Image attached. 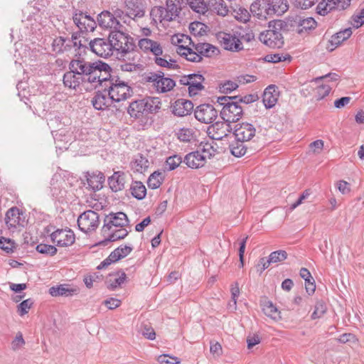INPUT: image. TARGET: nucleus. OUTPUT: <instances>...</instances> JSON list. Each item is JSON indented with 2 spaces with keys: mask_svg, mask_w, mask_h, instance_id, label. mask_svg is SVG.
Here are the masks:
<instances>
[{
  "mask_svg": "<svg viewBox=\"0 0 364 364\" xmlns=\"http://www.w3.org/2000/svg\"><path fill=\"white\" fill-rule=\"evenodd\" d=\"M88 45L90 50L104 58L112 55L114 51L124 58L136 48L134 38L119 31L109 32L107 38H96L90 40Z\"/></svg>",
  "mask_w": 364,
  "mask_h": 364,
  "instance_id": "obj_1",
  "label": "nucleus"
},
{
  "mask_svg": "<svg viewBox=\"0 0 364 364\" xmlns=\"http://www.w3.org/2000/svg\"><path fill=\"white\" fill-rule=\"evenodd\" d=\"M183 4L184 0H166V7L154 6L151 10L150 16L154 21H172L179 16Z\"/></svg>",
  "mask_w": 364,
  "mask_h": 364,
  "instance_id": "obj_2",
  "label": "nucleus"
},
{
  "mask_svg": "<svg viewBox=\"0 0 364 364\" xmlns=\"http://www.w3.org/2000/svg\"><path fill=\"white\" fill-rule=\"evenodd\" d=\"M220 97H217V102L223 106L220 112V117L226 122V129L232 130L231 123L240 120L243 114V108L235 100L220 101Z\"/></svg>",
  "mask_w": 364,
  "mask_h": 364,
  "instance_id": "obj_3",
  "label": "nucleus"
},
{
  "mask_svg": "<svg viewBox=\"0 0 364 364\" xmlns=\"http://www.w3.org/2000/svg\"><path fill=\"white\" fill-rule=\"evenodd\" d=\"M143 80L149 84L157 93H166L176 86V82L171 77H166L161 70L144 73Z\"/></svg>",
  "mask_w": 364,
  "mask_h": 364,
  "instance_id": "obj_4",
  "label": "nucleus"
},
{
  "mask_svg": "<svg viewBox=\"0 0 364 364\" xmlns=\"http://www.w3.org/2000/svg\"><path fill=\"white\" fill-rule=\"evenodd\" d=\"M91 73L87 78V83L105 87L112 77L111 75L112 68L110 65L100 60L92 62Z\"/></svg>",
  "mask_w": 364,
  "mask_h": 364,
  "instance_id": "obj_5",
  "label": "nucleus"
},
{
  "mask_svg": "<svg viewBox=\"0 0 364 364\" xmlns=\"http://www.w3.org/2000/svg\"><path fill=\"white\" fill-rule=\"evenodd\" d=\"M105 92H108V95L115 102H119L131 97L133 92L127 82L119 77H112L105 86Z\"/></svg>",
  "mask_w": 364,
  "mask_h": 364,
  "instance_id": "obj_6",
  "label": "nucleus"
},
{
  "mask_svg": "<svg viewBox=\"0 0 364 364\" xmlns=\"http://www.w3.org/2000/svg\"><path fill=\"white\" fill-rule=\"evenodd\" d=\"M77 223L80 231L90 234L97 229L100 225V216L97 212L88 210L79 215Z\"/></svg>",
  "mask_w": 364,
  "mask_h": 364,
  "instance_id": "obj_7",
  "label": "nucleus"
},
{
  "mask_svg": "<svg viewBox=\"0 0 364 364\" xmlns=\"http://www.w3.org/2000/svg\"><path fill=\"white\" fill-rule=\"evenodd\" d=\"M103 223L101 228L102 235L109 233V231L112 229L125 228L129 225V218L123 212L110 213L106 215Z\"/></svg>",
  "mask_w": 364,
  "mask_h": 364,
  "instance_id": "obj_8",
  "label": "nucleus"
},
{
  "mask_svg": "<svg viewBox=\"0 0 364 364\" xmlns=\"http://www.w3.org/2000/svg\"><path fill=\"white\" fill-rule=\"evenodd\" d=\"M217 39L221 46L226 50L238 52L243 50L242 43L236 31L232 33L220 32L217 34Z\"/></svg>",
  "mask_w": 364,
  "mask_h": 364,
  "instance_id": "obj_9",
  "label": "nucleus"
},
{
  "mask_svg": "<svg viewBox=\"0 0 364 364\" xmlns=\"http://www.w3.org/2000/svg\"><path fill=\"white\" fill-rule=\"evenodd\" d=\"M97 22L100 27L110 29V32L119 31L125 33L124 26L116 20L114 15L109 11L105 10L97 16Z\"/></svg>",
  "mask_w": 364,
  "mask_h": 364,
  "instance_id": "obj_10",
  "label": "nucleus"
},
{
  "mask_svg": "<svg viewBox=\"0 0 364 364\" xmlns=\"http://www.w3.org/2000/svg\"><path fill=\"white\" fill-rule=\"evenodd\" d=\"M73 19L82 34L93 31L97 26L95 19L81 11L75 10Z\"/></svg>",
  "mask_w": 364,
  "mask_h": 364,
  "instance_id": "obj_11",
  "label": "nucleus"
},
{
  "mask_svg": "<svg viewBox=\"0 0 364 364\" xmlns=\"http://www.w3.org/2000/svg\"><path fill=\"white\" fill-rule=\"evenodd\" d=\"M259 39L264 45L272 48H279L284 45L282 34L275 26L274 29H268L260 33Z\"/></svg>",
  "mask_w": 364,
  "mask_h": 364,
  "instance_id": "obj_12",
  "label": "nucleus"
},
{
  "mask_svg": "<svg viewBox=\"0 0 364 364\" xmlns=\"http://www.w3.org/2000/svg\"><path fill=\"white\" fill-rule=\"evenodd\" d=\"M194 116L202 123L210 124L218 117V110L211 104H201L195 109Z\"/></svg>",
  "mask_w": 364,
  "mask_h": 364,
  "instance_id": "obj_13",
  "label": "nucleus"
},
{
  "mask_svg": "<svg viewBox=\"0 0 364 364\" xmlns=\"http://www.w3.org/2000/svg\"><path fill=\"white\" fill-rule=\"evenodd\" d=\"M50 239L58 247H68L75 242V237L70 229H57L50 234Z\"/></svg>",
  "mask_w": 364,
  "mask_h": 364,
  "instance_id": "obj_14",
  "label": "nucleus"
},
{
  "mask_svg": "<svg viewBox=\"0 0 364 364\" xmlns=\"http://www.w3.org/2000/svg\"><path fill=\"white\" fill-rule=\"evenodd\" d=\"M5 223L9 229L17 227L23 228L26 225V217L23 212L16 206L9 208L5 217Z\"/></svg>",
  "mask_w": 364,
  "mask_h": 364,
  "instance_id": "obj_15",
  "label": "nucleus"
},
{
  "mask_svg": "<svg viewBox=\"0 0 364 364\" xmlns=\"http://www.w3.org/2000/svg\"><path fill=\"white\" fill-rule=\"evenodd\" d=\"M82 53H77L75 55L77 58L73 59L70 63V66L74 68L75 71H77L82 78L87 83V78L91 73V68L92 62H89L81 57Z\"/></svg>",
  "mask_w": 364,
  "mask_h": 364,
  "instance_id": "obj_16",
  "label": "nucleus"
},
{
  "mask_svg": "<svg viewBox=\"0 0 364 364\" xmlns=\"http://www.w3.org/2000/svg\"><path fill=\"white\" fill-rule=\"evenodd\" d=\"M255 132L256 129L252 124L242 122L235 126L233 134L235 139L243 140L245 142L251 140Z\"/></svg>",
  "mask_w": 364,
  "mask_h": 364,
  "instance_id": "obj_17",
  "label": "nucleus"
},
{
  "mask_svg": "<svg viewBox=\"0 0 364 364\" xmlns=\"http://www.w3.org/2000/svg\"><path fill=\"white\" fill-rule=\"evenodd\" d=\"M69 70L65 72L63 75V84L65 87L73 90H77L81 84L87 83L79 75L77 71L70 66L68 64Z\"/></svg>",
  "mask_w": 364,
  "mask_h": 364,
  "instance_id": "obj_18",
  "label": "nucleus"
},
{
  "mask_svg": "<svg viewBox=\"0 0 364 364\" xmlns=\"http://www.w3.org/2000/svg\"><path fill=\"white\" fill-rule=\"evenodd\" d=\"M114 101L105 92V87L102 91H97L92 97L91 102L94 108L97 110L107 109Z\"/></svg>",
  "mask_w": 364,
  "mask_h": 364,
  "instance_id": "obj_19",
  "label": "nucleus"
},
{
  "mask_svg": "<svg viewBox=\"0 0 364 364\" xmlns=\"http://www.w3.org/2000/svg\"><path fill=\"white\" fill-rule=\"evenodd\" d=\"M183 162L191 168H198L205 165L206 155L201 153L200 150H196L186 154Z\"/></svg>",
  "mask_w": 364,
  "mask_h": 364,
  "instance_id": "obj_20",
  "label": "nucleus"
},
{
  "mask_svg": "<svg viewBox=\"0 0 364 364\" xmlns=\"http://www.w3.org/2000/svg\"><path fill=\"white\" fill-rule=\"evenodd\" d=\"M193 110V104L191 100L178 99L172 105V112L178 117H184L190 114Z\"/></svg>",
  "mask_w": 364,
  "mask_h": 364,
  "instance_id": "obj_21",
  "label": "nucleus"
},
{
  "mask_svg": "<svg viewBox=\"0 0 364 364\" xmlns=\"http://www.w3.org/2000/svg\"><path fill=\"white\" fill-rule=\"evenodd\" d=\"M186 39L189 41V44H192L194 49L198 53V54L201 56H205V57H212L213 55H217L219 54L220 50L219 49L208 43H194L192 41V39L186 36Z\"/></svg>",
  "mask_w": 364,
  "mask_h": 364,
  "instance_id": "obj_22",
  "label": "nucleus"
},
{
  "mask_svg": "<svg viewBox=\"0 0 364 364\" xmlns=\"http://www.w3.org/2000/svg\"><path fill=\"white\" fill-rule=\"evenodd\" d=\"M268 7L267 0H256L251 4L250 11L260 20L267 19L268 16H271L270 12L267 10Z\"/></svg>",
  "mask_w": 364,
  "mask_h": 364,
  "instance_id": "obj_23",
  "label": "nucleus"
},
{
  "mask_svg": "<svg viewBox=\"0 0 364 364\" xmlns=\"http://www.w3.org/2000/svg\"><path fill=\"white\" fill-rule=\"evenodd\" d=\"M352 35V30L350 28H345L333 34L328 42L326 48L329 51H333L338 46H340L344 41L348 39Z\"/></svg>",
  "mask_w": 364,
  "mask_h": 364,
  "instance_id": "obj_24",
  "label": "nucleus"
},
{
  "mask_svg": "<svg viewBox=\"0 0 364 364\" xmlns=\"http://www.w3.org/2000/svg\"><path fill=\"white\" fill-rule=\"evenodd\" d=\"M85 178L88 188L90 190L95 192L102 188L105 176L102 172L97 171L90 173L87 171L85 174Z\"/></svg>",
  "mask_w": 364,
  "mask_h": 364,
  "instance_id": "obj_25",
  "label": "nucleus"
},
{
  "mask_svg": "<svg viewBox=\"0 0 364 364\" xmlns=\"http://www.w3.org/2000/svg\"><path fill=\"white\" fill-rule=\"evenodd\" d=\"M129 232L124 228L112 229L109 231V233L102 235L104 240L100 241L98 245L105 246L111 242L122 240L128 235Z\"/></svg>",
  "mask_w": 364,
  "mask_h": 364,
  "instance_id": "obj_26",
  "label": "nucleus"
},
{
  "mask_svg": "<svg viewBox=\"0 0 364 364\" xmlns=\"http://www.w3.org/2000/svg\"><path fill=\"white\" fill-rule=\"evenodd\" d=\"M279 97L277 87L275 85H269L264 91L262 102L267 109L272 108L277 103Z\"/></svg>",
  "mask_w": 364,
  "mask_h": 364,
  "instance_id": "obj_27",
  "label": "nucleus"
},
{
  "mask_svg": "<svg viewBox=\"0 0 364 364\" xmlns=\"http://www.w3.org/2000/svg\"><path fill=\"white\" fill-rule=\"evenodd\" d=\"M124 4L127 13L134 18H141L144 16L145 7L141 0H125Z\"/></svg>",
  "mask_w": 364,
  "mask_h": 364,
  "instance_id": "obj_28",
  "label": "nucleus"
},
{
  "mask_svg": "<svg viewBox=\"0 0 364 364\" xmlns=\"http://www.w3.org/2000/svg\"><path fill=\"white\" fill-rule=\"evenodd\" d=\"M193 78L189 80L188 94L190 97L196 96L199 92L204 90L203 82L205 81V77L203 75L199 73H193Z\"/></svg>",
  "mask_w": 364,
  "mask_h": 364,
  "instance_id": "obj_29",
  "label": "nucleus"
},
{
  "mask_svg": "<svg viewBox=\"0 0 364 364\" xmlns=\"http://www.w3.org/2000/svg\"><path fill=\"white\" fill-rule=\"evenodd\" d=\"M268 11L270 16L273 15L282 16L289 9V4L287 0H267Z\"/></svg>",
  "mask_w": 364,
  "mask_h": 364,
  "instance_id": "obj_30",
  "label": "nucleus"
},
{
  "mask_svg": "<svg viewBox=\"0 0 364 364\" xmlns=\"http://www.w3.org/2000/svg\"><path fill=\"white\" fill-rule=\"evenodd\" d=\"M77 293V290L75 288L70 287L68 284H63L57 286L51 287L49 289V294L52 296H70Z\"/></svg>",
  "mask_w": 364,
  "mask_h": 364,
  "instance_id": "obj_31",
  "label": "nucleus"
},
{
  "mask_svg": "<svg viewBox=\"0 0 364 364\" xmlns=\"http://www.w3.org/2000/svg\"><path fill=\"white\" fill-rule=\"evenodd\" d=\"M119 273L120 272L109 274L105 281L107 289L114 290L120 287L124 282L127 278L126 274L124 272H122L120 274Z\"/></svg>",
  "mask_w": 364,
  "mask_h": 364,
  "instance_id": "obj_32",
  "label": "nucleus"
},
{
  "mask_svg": "<svg viewBox=\"0 0 364 364\" xmlns=\"http://www.w3.org/2000/svg\"><path fill=\"white\" fill-rule=\"evenodd\" d=\"M126 175L124 172L116 171L108 178L109 188L114 192L122 191L124 188Z\"/></svg>",
  "mask_w": 364,
  "mask_h": 364,
  "instance_id": "obj_33",
  "label": "nucleus"
},
{
  "mask_svg": "<svg viewBox=\"0 0 364 364\" xmlns=\"http://www.w3.org/2000/svg\"><path fill=\"white\" fill-rule=\"evenodd\" d=\"M176 53L190 62L198 63L203 60L202 56H200L196 50H193V48L188 46H184L183 45L178 46Z\"/></svg>",
  "mask_w": 364,
  "mask_h": 364,
  "instance_id": "obj_34",
  "label": "nucleus"
},
{
  "mask_svg": "<svg viewBox=\"0 0 364 364\" xmlns=\"http://www.w3.org/2000/svg\"><path fill=\"white\" fill-rule=\"evenodd\" d=\"M338 0H321L316 6V12L321 16H326L333 10H338Z\"/></svg>",
  "mask_w": 364,
  "mask_h": 364,
  "instance_id": "obj_35",
  "label": "nucleus"
},
{
  "mask_svg": "<svg viewBox=\"0 0 364 364\" xmlns=\"http://www.w3.org/2000/svg\"><path fill=\"white\" fill-rule=\"evenodd\" d=\"M127 112L131 117L136 119L145 115L144 100H136L130 103Z\"/></svg>",
  "mask_w": 364,
  "mask_h": 364,
  "instance_id": "obj_36",
  "label": "nucleus"
},
{
  "mask_svg": "<svg viewBox=\"0 0 364 364\" xmlns=\"http://www.w3.org/2000/svg\"><path fill=\"white\" fill-rule=\"evenodd\" d=\"M300 16L299 15L289 16L284 21H279L276 23L279 26V28H287V30L295 29L298 33Z\"/></svg>",
  "mask_w": 364,
  "mask_h": 364,
  "instance_id": "obj_37",
  "label": "nucleus"
},
{
  "mask_svg": "<svg viewBox=\"0 0 364 364\" xmlns=\"http://www.w3.org/2000/svg\"><path fill=\"white\" fill-rule=\"evenodd\" d=\"M259 99L257 95L255 94H249L246 95L245 96H240V95H235V96H221L220 97V101H227V100H235L236 102H238L239 105H241V103H244L245 105L250 104L252 102H254L257 101Z\"/></svg>",
  "mask_w": 364,
  "mask_h": 364,
  "instance_id": "obj_38",
  "label": "nucleus"
},
{
  "mask_svg": "<svg viewBox=\"0 0 364 364\" xmlns=\"http://www.w3.org/2000/svg\"><path fill=\"white\" fill-rule=\"evenodd\" d=\"M231 154L236 157H241L247 152V146L245 145V141L235 139L230 144Z\"/></svg>",
  "mask_w": 364,
  "mask_h": 364,
  "instance_id": "obj_39",
  "label": "nucleus"
},
{
  "mask_svg": "<svg viewBox=\"0 0 364 364\" xmlns=\"http://www.w3.org/2000/svg\"><path fill=\"white\" fill-rule=\"evenodd\" d=\"M149 166V162L148 159L141 154H138L134 161L132 163V169L139 173H143L145 171Z\"/></svg>",
  "mask_w": 364,
  "mask_h": 364,
  "instance_id": "obj_40",
  "label": "nucleus"
},
{
  "mask_svg": "<svg viewBox=\"0 0 364 364\" xmlns=\"http://www.w3.org/2000/svg\"><path fill=\"white\" fill-rule=\"evenodd\" d=\"M132 196L137 200H142L146 194V189L141 181H134L130 186Z\"/></svg>",
  "mask_w": 364,
  "mask_h": 364,
  "instance_id": "obj_41",
  "label": "nucleus"
},
{
  "mask_svg": "<svg viewBox=\"0 0 364 364\" xmlns=\"http://www.w3.org/2000/svg\"><path fill=\"white\" fill-rule=\"evenodd\" d=\"M65 45H68L69 46L68 51H70L73 47H75L77 48L78 53H85L86 48H87V46L85 44L82 43V40H78L77 33H73L72 34L71 39L68 38Z\"/></svg>",
  "mask_w": 364,
  "mask_h": 364,
  "instance_id": "obj_42",
  "label": "nucleus"
},
{
  "mask_svg": "<svg viewBox=\"0 0 364 364\" xmlns=\"http://www.w3.org/2000/svg\"><path fill=\"white\" fill-rule=\"evenodd\" d=\"M143 100L145 115L155 113L161 108V102L158 97H150Z\"/></svg>",
  "mask_w": 364,
  "mask_h": 364,
  "instance_id": "obj_43",
  "label": "nucleus"
},
{
  "mask_svg": "<svg viewBox=\"0 0 364 364\" xmlns=\"http://www.w3.org/2000/svg\"><path fill=\"white\" fill-rule=\"evenodd\" d=\"M316 26V21L311 18H303L300 16V23L298 30V33L302 34L304 33H308L309 31L314 29Z\"/></svg>",
  "mask_w": 364,
  "mask_h": 364,
  "instance_id": "obj_44",
  "label": "nucleus"
},
{
  "mask_svg": "<svg viewBox=\"0 0 364 364\" xmlns=\"http://www.w3.org/2000/svg\"><path fill=\"white\" fill-rule=\"evenodd\" d=\"M164 179L162 172L159 171L152 173L148 178L147 184L149 188L156 189L161 186Z\"/></svg>",
  "mask_w": 364,
  "mask_h": 364,
  "instance_id": "obj_45",
  "label": "nucleus"
},
{
  "mask_svg": "<svg viewBox=\"0 0 364 364\" xmlns=\"http://www.w3.org/2000/svg\"><path fill=\"white\" fill-rule=\"evenodd\" d=\"M208 4L212 7V10L218 15L225 16L228 14V8L223 0H210Z\"/></svg>",
  "mask_w": 364,
  "mask_h": 364,
  "instance_id": "obj_46",
  "label": "nucleus"
},
{
  "mask_svg": "<svg viewBox=\"0 0 364 364\" xmlns=\"http://www.w3.org/2000/svg\"><path fill=\"white\" fill-rule=\"evenodd\" d=\"M225 125L226 126L225 122H216L208 127L209 134L213 132V139L218 140L227 135L225 131L221 130Z\"/></svg>",
  "mask_w": 364,
  "mask_h": 364,
  "instance_id": "obj_47",
  "label": "nucleus"
},
{
  "mask_svg": "<svg viewBox=\"0 0 364 364\" xmlns=\"http://www.w3.org/2000/svg\"><path fill=\"white\" fill-rule=\"evenodd\" d=\"M191 33L195 36H202L207 33L208 27L200 21H194L190 23Z\"/></svg>",
  "mask_w": 364,
  "mask_h": 364,
  "instance_id": "obj_48",
  "label": "nucleus"
},
{
  "mask_svg": "<svg viewBox=\"0 0 364 364\" xmlns=\"http://www.w3.org/2000/svg\"><path fill=\"white\" fill-rule=\"evenodd\" d=\"M68 38H64L63 36H59L55 38L52 43V47L53 51L57 53H63L64 52H67L68 49V46L65 45Z\"/></svg>",
  "mask_w": 364,
  "mask_h": 364,
  "instance_id": "obj_49",
  "label": "nucleus"
},
{
  "mask_svg": "<svg viewBox=\"0 0 364 364\" xmlns=\"http://www.w3.org/2000/svg\"><path fill=\"white\" fill-rule=\"evenodd\" d=\"M326 311L327 306L326 302L323 300L317 301L314 306V310L311 316V319L315 320L321 318L326 314Z\"/></svg>",
  "mask_w": 364,
  "mask_h": 364,
  "instance_id": "obj_50",
  "label": "nucleus"
},
{
  "mask_svg": "<svg viewBox=\"0 0 364 364\" xmlns=\"http://www.w3.org/2000/svg\"><path fill=\"white\" fill-rule=\"evenodd\" d=\"M133 248L127 245H120L111 252L114 257V259L119 261V259L127 257L132 251Z\"/></svg>",
  "mask_w": 364,
  "mask_h": 364,
  "instance_id": "obj_51",
  "label": "nucleus"
},
{
  "mask_svg": "<svg viewBox=\"0 0 364 364\" xmlns=\"http://www.w3.org/2000/svg\"><path fill=\"white\" fill-rule=\"evenodd\" d=\"M188 4L193 11L197 13L205 14L207 11V6L204 0H186Z\"/></svg>",
  "mask_w": 364,
  "mask_h": 364,
  "instance_id": "obj_52",
  "label": "nucleus"
},
{
  "mask_svg": "<svg viewBox=\"0 0 364 364\" xmlns=\"http://www.w3.org/2000/svg\"><path fill=\"white\" fill-rule=\"evenodd\" d=\"M264 313L269 317H271L273 319H276L279 316L280 312L278 311L277 308L273 305L272 302L267 301L263 307Z\"/></svg>",
  "mask_w": 364,
  "mask_h": 364,
  "instance_id": "obj_53",
  "label": "nucleus"
},
{
  "mask_svg": "<svg viewBox=\"0 0 364 364\" xmlns=\"http://www.w3.org/2000/svg\"><path fill=\"white\" fill-rule=\"evenodd\" d=\"M183 161L181 156L173 155L167 158L166 161V169L173 171L176 169Z\"/></svg>",
  "mask_w": 364,
  "mask_h": 364,
  "instance_id": "obj_54",
  "label": "nucleus"
},
{
  "mask_svg": "<svg viewBox=\"0 0 364 364\" xmlns=\"http://www.w3.org/2000/svg\"><path fill=\"white\" fill-rule=\"evenodd\" d=\"M238 85L231 80H225L219 84V91L223 94H228L237 90Z\"/></svg>",
  "mask_w": 364,
  "mask_h": 364,
  "instance_id": "obj_55",
  "label": "nucleus"
},
{
  "mask_svg": "<svg viewBox=\"0 0 364 364\" xmlns=\"http://www.w3.org/2000/svg\"><path fill=\"white\" fill-rule=\"evenodd\" d=\"M36 250L41 254L53 256L57 253V248L51 245L39 244L36 246Z\"/></svg>",
  "mask_w": 364,
  "mask_h": 364,
  "instance_id": "obj_56",
  "label": "nucleus"
},
{
  "mask_svg": "<svg viewBox=\"0 0 364 364\" xmlns=\"http://www.w3.org/2000/svg\"><path fill=\"white\" fill-rule=\"evenodd\" d=\"M351 24L355 28H358L364 24V8L351 16Z\"/></svg>",
  "mask_w": 364,
  "mask_h": 364,
  "instance_id": "obj_57",
  "label": "nucleus"
},
{
  "mask_svg": "<svg viewBox=\"0 0 364 364\" xmlns=\"http://www.w3.org/2000/svg\"><path fill=\"white\" fill-rule=\"evenodd\" d=\"M271 264L282 262L287 258V253L285 250H279L272 252L268 257Z\"/></svg>",
  "mask_w": 364,
  "mask_h": 364,
  "instance_id": "obj_58",
  "label": "nucleus"
},
{
  "mask_svg": "<svg viewBox=\"0 0 364 364\" xmlns=\"http://www.w3.org/2000/svg\"><path fill=\"white\" fill-rule=\"evenodd\" d=\"M291 57L289 55H283L282 54H268L264 57V60L268 63H280L284 62L287 60H290Z\"/></svg>",
  "mask_w": 364,
  "mask_h": 364,
  "instance_id": "obj_59",
  "label": "nucleus"
},
{
  "mask_svg": "<svg viewBox=\"0 0 364 364\" xmlns=\"http://www.w3.org/2000/svg\"><path fill=\"white\" fill-rule=\"evenodd\" d=\"M193 135V131L189 128H181L177 132L178 139L183 142H189L191 141Z\"/></svg>",
  "mask_w": 364,
  "mask_h": 364,
  "instance_id": "obj_60",
  "label": "nucleus"
},
{
  "mask_svg": "<svg viewBox=\"0 0 364 364\" xmlns=\"http://www.w3.org/2000/svg\"><path fill=\"white\" fill-rule=\"evenodd\" d=\"M0 248L6 253H11L15 249L14 242L9 238L0 237Z\"/></svg>",
  "mask_w": 364,
  "mask_h": 364,
  "instance_id": "obj_61",
  "label": "nucleus"
},
{
  "mask_svg": "<svg viewBox=\"0 0 364 364\" xmlns=\"http://www.w3.org/2000/svg\"><path fill=\"white\" fill-rule=\"evenodd\" d=\"M154 60V63L160 67L173 70L180 68V66L178 64H171V63L168 62L166 58L160 56H155Z\"/></svg>",
  "mask_w": 364,
  "mask_h": 364,
  "instance_id": "obj_62",
  "label": "nucleus"
},
{
  "mask_svg": "<svg viewBox=\"0 0 364 364\" xmlns=\"http://www.w3.org/2000/svg\"><path fill=\"white\" fill-rule=\"evenodd\" d=\"M234 13L235 18L241 22L246 23L250 20V14L245 8L240 7L238 9H235Z\"/></svg>",
  "mask_w": 364,
  "mask_h": 364,
  "instance_id": "obj_63",
  "label": "nucleus"
},
{
  "mask_svg": "<svg viewBox=\"0 0 364 364\" xmlns=\"http://www.w3.org/2000/svg\"><path fill=\"white\" fill-rule=\"evenodd\" d=\"M157 360L161 364H178L180 363L177 357L169 356L168 354L159 355Z\"/></svg>",
  "mask_w": 364,
  "mask_h": 364,
  "instance_id": "obj_64",
  "label": "nucleus"
}]
</instances>
